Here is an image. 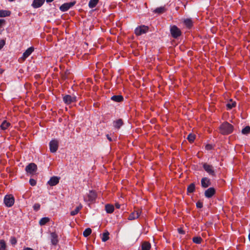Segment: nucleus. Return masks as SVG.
<instances>
[{"instance_id": "obj_1", "label": "nucleus", "mask_w": 250, "mask_h": 250, "mask_svg": "<svg viewBox=\"0 0 250 250\" xmlns=\"http://www.w3.org/2000/svg\"><path fill=\"white\" fill-rule=\"evenodd\" d=\"M220 132L223 135L231 133L233 130V126L228 122H225L220 126Z\"/></svg>"}, {"instance_id": "obj_2", "label": "nucleus", "mask_w": 250, "mask_h": 250, "mask_svg": "<svg viewBox=\"0 0 250 250\" xmlns=\"http://www.w3.org/2000/svg\"><path fill=\"white\" fill-rule=\"evenodd\" d=\"M14 198L11 194L6 195L4 198V203L7 207H12L14 203Z\"/></svg>"}, {"instance_id": "obj_3", "label": "nucleus", "mask_w": 250, "mask_h": 250, "mask_svg": "<svg viewBox=\"0 0 250 250\" xmlns=\"http://www.w3.org/2000/svg\"><path fill=\"white\" fill-rule=\"evenodd\" d=\"M37 170V166L33 163H30L25 167V171L30 174H34Z\"/></svg>"}, {"instance_id": "obj_4", "label": "nucleus", "mask_w": 250, "mask_h": 250, "mask_svg": "<svg viewBox=\"0 0 250 250\" xmlns=\"http://www.w3.org/2000/svg\"><path fill=\"white\" fill-rule=\"evenodd\" d=\"M148 30V27L147 26L142 25L137 27L135 30V33L137 36H140L143 34L146 33Z\"/></svg>"}, {"instance_id": "obj_5", "label": "nucleus", "mask_w": 250, "mask_h": 250, "mask_svg": "<svg viewBox=\"0 0 250 250\" xmlns=\"http://www.w3.org/2000/svg\"><path fill=\"white\" fill-rule=\"evenodd\" d=\"M59 147L58 141L52 140L49 143V148L51 152L54 153L57 151Z\"/></svg>"}, {"instance_id": "obj_6", "label": "nucleus", "mask_w": 250, "mask_h": 250, "mask_svg": "<svg viewBox=\"0 0 250 250\" xmlns=\"http://www.w3.org/2000/svg\"><path fill=\"white\" fill-rule=\"evenodd\" d=\"M170 33L172 37L177 38L181 35V32L176 26L173 25L170 28Z\"/></svg>"}, {"instance_id": "obj_7", "label": "nucleus", "mask_w": 250, "mask_h": 250, "mask_svg": "<svg viewBox=\"0 0 250 250\" xmlns=\"http://www.w3.org/2000/svg\"><path fill=\"white\" fill-rule=\"evenodd\" d=\"M76 100L77 97L75 96L66 95L63 97V101L66 104H70L75 102Z\"/></svg>"}, {"instance_id": "obj_8", "label": "nucleus", "mask_w": 250, "mask_h": 250, "mask_svg": "<svg viewBox=\"0 0 250 250\" xmlns=\"http://www.w3.org/2000/svg\"><path fill=\"white\" fill-rule=\"evenodd\" d=\"M76 3V1H74L70 2L65 3L60 7V10L62 12H66L71 7L74 6Z\"/></svg>"}, {"instance_id": "obj_9", "label": "nucleus", "mask_w": 250, "mask_h": 250, "mask_svg": "<svg viewBox=\"0 0 250 250\" xmlns=\"http://www.w3.org/2000/svg\"><path fill=\"white\" fill-rule=\"evenodd\" d=\"M203 168L205 169V170L207 173H208L210 175H215V171L213 169V167L211 165H209L207 163H205L203 165Z\"/></svg>"}, {"instance_id": "obj_10", "label": "nucleus", "mask_w": 250, "mask_h": 250, "mask_svg": "<svg viewBox=\"0 0 250 250\" xmlns=\"http://www.w3.org/2000/svg\"><path fill=\"white\" fill-rule=\"evenodd\" d=\"M88 199L84 198L85 201L93 202L97 198V194L94 190H90L87 194Z\"/></svg>"}, {"instance_id": "obj_11", "label": "nucleus", "mask_w": 250, "mask_h": 250, "mask_svg": "<svg viewBox=\"0 0 250 250\" xmlns=\"http://www.w3.org/2000/svg\"><path fill=\"white\" fill-rule=\"evenodd\" d=\"M215 193V190L213 188H209L205 191L206 197L211 198Z\"/></svg>"}, {"instance_id": "obj_12", "label": "nucleus", "mask_w": 250, "mask_h": 250, "mask_svg": "<svg viewBox=\"0 0 250 250\" xmlns=\"http://www.w3.org/2000/svg\"><path fill=\"white\" fill-rule=\"evenodd\" d=\"M60 178L57 176L52 177L48 181L47 183L50 186H54L58 184L59 182Z\"/></svg>"}, {"instance_id": "obj_13", "label": "nucleus", "mask_w": 250, "mask_h": 250, "mask_svg": "<svg viewBox=\"0 0 250 250\" xmlns=\"http://www.w3.org/2000/svg\"><path fill=\"white\" fill-rule=\"evenodd\" d=\"M34 50V48L33 47H29L23 53L22 56V59L23 60H25L28 57H29L31 54Z\"/></svg>"}, {"instance_id": "obj_14", "label": "nucleus", "mask_w": 250, "mask_h": 250, "mask_svg": "<svg viewBox=\"0 0 250 250\" xmlns=\"http://www.w3.org/2000/svg\"><path fill=\"white\" fill-rule=\"evenodd\" d=\"M201 185L203 188H206L210 186L211 182L208 178L204 177L201 180Z\"/></svg>"}, {"instance_id": "obj_15", "label": "nucleus", "mask_w": 250, "mask_h": 250, "mask_svg": "<svg viewBox=\"0 0 250 250\" xmlns=\"http://www.w3.org/2000/svg\"><path fill=\"white\" fill-rule=\"evenodd\" d=\"M45 0H34L32 6L35 8L40 7L44 3Z\"/></svg>"}, {"instance_id": "obj_16", "label": "nucleus", "mask_w": 250, "mask_h": 250, "mask_svg": "<svg viewBox=\"0 0 250 250\" xmlns=\"http://www.w3.org/2000/svg\"><path fill=\"white\" fill-rule=\"evenodd\" d=\"M51 241L53 245H56L58 242V235L55 232L51 233Z\"/></svg>"}, {"instance_id": "obj_17", "label": "nucleus", "mask_w": 250, "mask_h": 250, "mask_svg": "<svg viewBox=\"0 0 250 250\" xmlns=\"http://www.w3.org/2000/svg\"><path fill=\"white\" fill-rule=\"evenodd\" d=\"M140 213L139 211H134L129 215L128 217V219L130 220H132L138 218L140 216Z\"/></svg>"}, {"instance_id": "obj_18", "label": "nucleus", "mask_w": 250, "mask_h": 250, "mask_svg": "<svg viewBox=\"0 0 250 250\" xmlns=\"http://www.w3.org/2000/svg\"><path fill=\"white\" fill-rule=\"evenodd\" d=\"M123 125V121L122 119H120L113 122V126L116 128H120V127Z\"/></svg>"}, {"instance_id": "obj_19", "label": "nucleus", "mask_w": 250, "mask_h": 250, "mask_svg": "<svg viewBox=\"0 0 250 250\" xmlns=\"http://www.w3.org/2000/svg\"><path fill=\"white\" fill-rule=\"evenodd\" d=\"M166 11V8L165 6H161L154 10L153 12L158 14H161L164 13Z\"/></svg>"}, {"instance_id": "obj_20", "label": "nucleus", "mask_w": 250, "mask_h": 250, "mask_svg": "<svg viewBox=\"0 0 250 250\" xmlns=\"http://www.w3.org/2000/svg\"><path fill=\"white\" fill-rule=\"evenodd\" d=\"M105 209L107 213H111L113 212L114 208V206L112 205L107 204L105 206Z\"/></svg>"}, {"instance_id": "obj_21", "label": "nucleus", "mask_w": 250, "mask_h": 250, "mask_svg": "<svg viewBox=\"0 0 250 250\" xmlns=\"http://www.w3.org/2000/svg\"><path fill=\"white\" fill-rule=\"evenodd\" d=\"M123 99H124L123 97L122 96L119 95L113 96L111 98V99L112 101H114L116 102H120L123 100Z\"/></svg>"}, {"instance_id": "obj_22", "label": "nucleus", "mask_w": 250, "mask_h": 250, "mask_svg": "<svg viewBox=\"0 0 250 250\" xmlns=\"http://www.w3.org/2000/svg\"><path fill=\"white\" fill-rule=\"evenodd\" d=\"M11 14V12L8 10H0V17H5L9 16Z\"/></svg>"}, {"instance_id": "obj_23", "label": "nucleus", "mask_w": 250, "mask_h": 250, "mask_svg": "<svg viewBox=\"0 0 250 250\" xmlns=\"http://www.w3.org/2000/svg\"><path fill=\"white\" fill-rule=\"evenodd\" d=\"M150 244L148 242H144L142 245V250H150Z\"/></svg>"}, {"instance_id": "obj_24", "label": "nucleus", "mask_w": 250, "mask_h": 250, "mask_svg": "<svg viewBox=\"0 0 250 250\" xmlns=\"http://www.w3.org/2000/svg\"><path fill=\"white\" fill-rule=\"evenodd\" d=\"M99 0H90L88 6L90 8H94L97 4Z\"/></svg>"}, {"instance_id": "obj_25", "label": "nucleus", "mask_w": 250, "mask_h": 250, "mask_svg": "<svg viewBox=\"0 0 250 250\" xmlns=\"http://www.w3.org/2000/svg\"><path fill=\"white\" fill-rule=\"evenodd\" d=\"M82 207H83L82 205H80L79 206L76 207V208L74 210L70 212L71 215L74 216L76 215L79 212L80 210L82 208Z\"/></svg>"}, {"instance_id": "obj_26", "label": "nucleus", "mask_w": 250, "mask_h": 250, "mask_svg": "<svg viewBox=\"0 0 250 250\" xmlns=\"http://www.w3.org/2000/svg\"><path fill=\"white\" fill-rule=\"evenodd\" d=\"M10 125V124L9 122H7L6 121H4L1 124L0 127L1 129L5 130L7 129Z\"/></svg>"}, {"instance_id": "obj_27", "label": "nucleus", "mask_w": 250, "mask_h": 250, "mask_svg": "<svg viewBox=\"0 0 250 250\" xmlns=\"http://www.w3.org/2000/svg\"><path fill=\"white\" fill-rule=\"evenodd\" d=\"M241 132L244 135H248L250 133V126H246L243 129H242Z\"/></svg>"}, {"instance_id": "obj_28", "label": "nucleus", "mask_w": 250, "mask_h": 250, "mask_svg": "<svg viewBox=\"0 0 250 250\" xmlns=\"http://www.w3.org/2000/svg\"><path fill=\"white\" fill-rule=\"evenodd\" d=\"M49 221V218L48 217H43L40 220L39 224L41 226H43L48 222Z\"/></svg>"}, {"instance_id": "obj_29", "label": "nucleus", "mask_w": 250, "mask_h": 250, "mask_svg": "<svg viewBox=\"0 0 250 250\" xmlns=\"http://www.w3.org/2000/svg\"><path fill=\"white\" fill-rule=\"evenodd\" d=\"M195 190V185L194 183L190 184L187 188V191L188 193H192Z\"/></svg>"}, {"instance_id": "obj_30", "label": "nucleus", "mask_w": 250, "mask_h": 250, "mask_svg": "<svg viewBox=\"0 0 250 250\" xmlns=\"http://www.w3.org/2000/svg\"><path fill=\"white\" fill-rule=\"evenodd\" d=\"M109 233L107 231H106L105 232H104L103 234V237L102 238V241L105 242L107 240H108L109 238Z\"/></svg>"}, {"instance_id": "obj_31", "label": "nucleus", "mask_w": 250, "mask_h": 250, "mask_svg": "<svg viewBox=\"0 0 250 250\" xmlns=\"http://www.w3.org/2000/svg\"><path fill=\"white\" fill-rule=\"evenodd\" d=\"M92 232V230L90 228L86 229L83 232V235L86 237L88 236Z\"/></svg>"}, {"instance_id": "obj_32", "label": "nucleus", "mask_w": 250, "mask_h": 250, "mask_svg": "<svg viewBox=\"0 0 250 250\" xmlns=\"http://www.w3.org/2000/svg\"><path fill=\"white\" fill-rule=\"evenodd\" d=\"M202 239L200 237H194L192 238V241L196 244H200Z\"/></svg>"}, {"instance_id": "obj_33", "label": "nucleus", "mask_w": 250, "mask_h": 250, "mask_svg": "<svg viewBox=\"0 0 250 250\" xmlns=\"http://www.w3.org/2000/svg\"><path fill=\"white\" fill-rule=\"evenodd\" d=\"M195 138V135L194 134H192L191 133L189 134L188 137H187V139L188 140V141L190 142V143H192L194 141V139Z\"/></svg>"}, {"instance_id": "obj_34", "label": "nucleus", "mask_w": 250, "mask_h": 250, "mask_svg": "<svg viewBox=\"0 0 250 250\" xmlns=\"http://www.w3.org/2000/svg\"><path fill=\"white\" fill-rule=\"evenodd\" d=\"M184 23L188 27H190L192 25V21L190 19H187L184 21Z\"/></svg>"}, {"instance_id": "obj_35", "label": "nucleus", "mask_w": 250, "mask_h": 250, "mask_svg": "<svg viewBox=\"0 0 250 250\" xmlns=\"http://www.w3.org/2000/svg\"><path fill=\"white\" fill-rule=\"evenodd\" d=\"M6 248V244L3 240L0 241V250H4Z\"/></svg>"}, {"instance_id": "obj_36", "label": "nucleus", "mask_w": 250, "mask_h": 250, "mask_svg": "<svg viewBox=\"0 0 250 250\" xmlns=\"http://www.w3.org/2000/svg\"><path fill=\"white\" fill-rule=\"evenodd\" d=\"M236 105V103L235 102H233L231 103H228L227 104V106L229 109H231L233 107H234Z\"/></svg>"}, {"instance_id": "obj_37", "label": "nucleus", "mask_w": 250, "mask_h": 250, "mask_svg": "<svg viewBox=\"0 0 250 250\" xmlns=\"http://www.w3.org/2000/svg\"><path fill=\"white\" fill-rule=\"evenodd\" d=\"M29 183L32 186H34L36 185V181L33 179H30L29 180Z\"/></svg>"}, {"instance_id": "obj_38", "label": "nucleus", "mask_w": 250, "mask_h": 250, "mask_svg": "<svg viewBox=\"0 0 250 250\" xmlns=\"http://www.w3.org/2000/svg\"><path fill=\"white\" fill-rule=\"evenodd\" d=\"M40 205L38 203L35 204L33 206L34 209L36 211L40 209Z\"/></svg>"}, {"instance_id": "obj_39", "label": "nucleus", "mask_w": 250, "mask_h": 250, "mask_svg": "<svg viewBox=\"0 0 250 250\" xmlns=\"http://www.w3.org/2000/svg\"><path fill=\"white\" fill-rule=\"evenodd\" d=\"M10 242L12 245H15L17 243V240L15 237H11Z\"/></svg>"}, {"instance_id": "obj_40", "label": "nucleus", "mask_w": 250, "mask_h": 250, "mask_svg": "<svg viewBox=\"0 0 250 250\" xmlns=\"http://www.w3.org/2000/svg\"><path fill=\"white\" fill-rule=\"evenodd\" d=\"M5 42L4 40H1L0 41V50L5 45Z\"/></svg>"}, {"instance_id": "obj_41", "label": "nucleus", "mask_w": 250, "mask_h": 250, "mask_svg": "<svg viewBox=\"0 0 250 250\" xmlns=\"http://www.w3.org/2000/svg\"><path fill=\"white\" fill-rule=\"evenodd\" d=\"M196 207L197 208H202L203 207V203L200 201L196 203Z\"/></svg>"}, {"instance_id": "obj_42", "label": "nucleus", "mask_w": 250, "mask_h": 250, "mask_svg": "<svg viewBox=\"0 0 250 250\" xmlns=\"http://www.w3.org/2000/svg\"><path fill=\"white\" fill-rule=\"evenodd\" d=\"M206 148L208 150H210L212 148V146L210 145H207L206 146Z\"/></svg>"}, {"instance_id": "obj_43", "label": "nucleus", "mask_w": 250, "mask_h": 250, "mask_svg": "<svg viewBox=\"0 0 250 250\" xmlns=\"http://www.w3.org/2000/svg\"><path fill=\"white\" fill-rule=\"evenodd\" d=\"M178 231L180 234H184V231L181 228L178 229Z\"/></svg>"}, {"instance_id": "obj_44", "label": "nucleus", "mask_w": 250, "mask_h": 250, "mask_svg": "<svg viewBox=\"0 0 250 250\" xmlns=\"http://www.w3.org/2000/svg\"><path fill=\"white\" fill-rule=\"evenodd\" d=\"M106 137H107V139L110 141V142H112V138L109 136V135L108 134H107L106 135Z\"/></svg>"}, {"instance_id": "obj_45", "label": "nucleus", "mask_w": 250, "mask_h": 250, "mask_svg": "<svg viewBox=\"0 0 250 250\" xmlns=\"http://www.w3.org/2000/svg\"><path fill=\"white\" fill-rule=\"evenodd\" d=\"M121 205L119 203L115 204V207L117 208H120Z\"/></svg>"}, {"instance_id": "obj_46", "label": "nucleus", "mask_w": 250, "mask_h": 250, "mask_svg": "<svg viewBox=\"0 0 250 250\" xmlns=\"http://www.w3.org/2000/svg\"><path fill=\"white\" fill-rule=\"evenodd\" d=\"M23 250H34L33 249L30 248H25Z\"/></svg>"}, {"instance_id": "obj_47", "label": "nucleus", "mask_w": 250, "mask_h": 250, "mask_svg": "<svg viewBox=\"0 0 250 250\" xmlns=\"http://www.w3.org/2000/svg\"><path fill=\"white\" fill-rule=\"evenodd\" d=\"M54 0H46V2L49 3L53 1Z\"/></svg>"}, {"instance_id": "obj_48", "label": "nucleus", "mask_w": 250, "mask_h": 250, "mask_svg": "<svg viewBox=\"0 0 250 250\" xmlns=\"http://www.w3.org/2000/svg\"><path fill=\"white\" fill-rule=\"evenodd\" d=\"M3 72V70L2 69H0V74H2Z\"/></svg>"}, {"instance_id": "obj_49", "label": "nucleus", "mask_w": 250, "mask_h": 250, "mask_svg": "<svg viewBox=\"0 0 250 250\" xmlns=\"http://www.w3.org/2000/svg\"><path fill=\"white\" fill-rule=\"evenodd\" d=\"M249 240L250 241V234L249 235Z\"/></svg>"}]
</instances>
